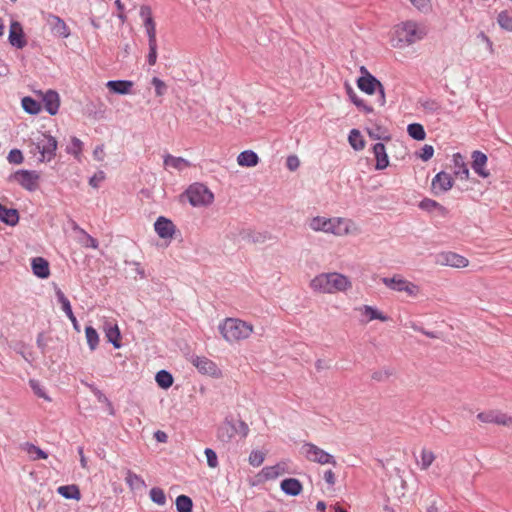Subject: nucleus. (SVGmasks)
I'll return each mask as SVG.
<instances>
[{
  "label": "nucleus",
  "instance_id": "nucleus-1",
  "mask_svg": "<svg viewBox=\"0 0 512 512\" xmlns=\"http://www.w3.org/2000/svg\"><path fill=\"white\" fill-rule=\"evenodd\" d=\"M309 287L320 294L347 293L352 289V281L339 272H323L311 279Z\"/></svg>",
  "mask_w": 512,
  "mask_h": 512
},
{
  "label": "nucleus",
  "instance_id": "nucleus-2",
  "mask_svg": "<svg viewBox=\"0 0 512 512\" xmlns=\"http://www.w3.org/2000/svg\"><path fill=\"white\" fill-rule=\"evenodd\" d=\"M309 227L315 232L331 233L335 236H345L359 232L355 222L341 217L326 218L316 216L309 221Z\"/></svg>",
  "mask_w": 512,
  "mask_h": 512
},
{
  "label": "nucleus",
  "instance_id": "nucleus-3",
  "mask_svg": "<svg viewBox=\"0 0 512 512\" xmlns=\"http://www.w3.org/2000/svg\"><path fill=\"white\" fill-rule=\"evenodd\" d=\"M218 329L223 339L229 344L243 342L254 333L252 323L234 317L225 318L220 322Z\"/></svg>",
  "mask_w": 512,
  "mask_h": 512
},
{
  "label": "nucleus",
  "instance_id": "nucleus-4",
  "mask_svg": "<svg viewBox=\"0 0 512 512\" xmlns=\"http://www.w3.org/2000/svg\"><path fill=\"white\" fill-rule=\"evenodd\" d=\"M425 35L423 26L412 21L403 22L394 27L391 44L395 48H402L422 40Z\"/></svg>",
  "mask_w": 512,
  "mask_h": 512
},
{
  "label": "nucleus",
  "instance_id": "nucleus-5",
  "mask_svg": "<svg viewBox=\"0 0 512 512\" xmlns=\"http://www.w3.org/2000/svg\"><path fill=\"white\" fill-rule=\"evenodd\" d=\"M140 17L143 20V27L148 37L149 53L147 61L150 66H154L157 62V31L156 22L153 17L152 9L148 5L140 7Z\"/></svg>",
  "mask_w": 512,
  "mask_h": 512
},
{
  "label": "nucleus",
  "instance_id": "nucleus-6",
  "mask_svg": "<svg viewBox=\"0 0 512 512\" xmlns=\"http://www.w3.org/2000/svg\"><path fill=\"white\" fill-rule=\"evenodd\" d=\"M189 203L194 207L209 206L214 201L213 192L202 183H193L185 191Z\"/></svg>",
  "mask_w": 512,
  "mask_h": 512
},
{
  "label": "nucleus",
  "instance_id": "nucleus-7",
  "mask_svg": "<svg viewBox=\"0 0 512 512\" xmlns=\"http://www.w3.org/2000/svg\"><path fill=\"white\" fill-rule=\"evenodd\" d=\"M358 88L366 94L372 95L378 92L375 104L378 107H383L386 103L385 91L383 85L370 73L360 77L357 80Z\"/></svg>",
  "mask_w": 512,
  "mask_h": 512
},
{
  "label": "nucleus",
  "instance_id": "nucleus-8",
  "mask_svg": "<svg viewBox=\"0 0 512 512\" xmlns=\"http://www.w3.org/2000/svg\"><path fill=\"white\" fill-rule=\"evenodd\" d=\"M381 281L387 288L396 292H404L409 297H417L420 294V287L403 278L401 275L384 277Z\"/></svg>",
  "mask_w": 512,
  "mask_h": 512
},
{
  "label": "nucleus",
  "instance_id": "nucleus-9",
  "mask_svg": "<svg viewBox=\"0 0 512 512\" xmlns=\"http://www.w3.org/2000/svg\"><path fill=\"white\" fill-rule=\"evenodd\" d=\"M302 452L308 461L315 462L320 465H337V461L333 455L313 443H305L302 446Z\"/></svg>",
  "mask_w": 512,
  "mask_h": 512
},
{
  "label": "nucleus",
  "instance_id": "nucleus-10",
  "mask_svg": "<svg viewBox=\"0 0 512 512\" xmlns=\"http://www.w3.org/2000/svg\"><path fill=\"white\" fill-rule=\"evenodd\" d=\"M434 263L439 266H448L455 269H462L469 266V260L452 251H443L434 256Z\"/></svg>",
  "mask_w": 512,
  "mask_h": 512
},
{
  "label": "nucleus",
  "instance_id": "nucleus-11",
  "mask_svg": "<svg viewBox=\"0 0 512 512\" xmlns=\"http://www.w3.org/2000/svg\"><path fill=\"white\" fill-rule=\"evenodd\" d=\"M36 148L40 153V161H51L57 149V141L54 137L45 133L40 134L36 138Z\"/></svg>",
  "mask_w": 512,
  "mask_h": 512
},
{
  "label": "nucleus",
  "instance_id": "nucleus-12",
  "mask_svg": "<svg viewBox=\"0 0 512 512\" xmlns=\"http://www.w3.org/2000/svg\"><path fill=\"white\" fill-rule=\"evenodd\" d=\"M11 179L28 191H35L39 187L40 174L31 170H18Z\"/></svg>",
  "mask_w": 512,
  "mask_h": 512
},
{
  "label": "nucleus",
  "instance_id": "nucleus-13",
  "mask_svg": "<svg viewBox=\"0 0 512 512\" xmlns=\"http://www.w3.org/2000/svg\"><path fill=\"white\" fill-rule=\"evenodd\" d=\"M477 419L482 423L501 425L512 430V416L500 410L480 412Z\"/></svg>",
  "mask_w": 512,
  "mask_h": 512
},
{
  "label": "nucleus",
  "instance_id": "nucleus-14",
  "mask_svg": "<svg viewBox=\"0 0 512 512\" xmlns=\"http://www.w3.org/2000/svg\"><path fill=\"white\" fill-rule=\"evenodd\" d=\"M190 362L201 374L208 375L213 378H220L222 376V372L218 365L205 356H192Z\"/></svg>",
  "mask_w": 512,
  "mask_h": 512
},
{
  "label": "nucleus",
  "instance_id": "nucleus-15",
  "mask_svg": "<svg viewBox=\"0 0 512 512\" xmlns=\"http://www.w3.org/2000/svg\"><path fill=\"white\" fill-rule=\"evenodd\" d=\"M454 185L453 177L444 171L437 173L431 182V190L434 195L449 191Z\"/></svg>",
  "mask_w": 512,
  "mask_h": 512
},
{
  "label": "nucleus",
  "instance_id": "nucleus-16",
  "mask_svg": "<svg viewBox=\"0 0 512 512\" xmlns=\"http://www.w3.org/2000/svg\"><path fill=\"white\" fill-rule=\"evenodd\" d=\"M356 311L359 313L361 322L363 323H369L373 320L387 322L390 319L386 314L378 310L376 307L370 305H362L357 307Z\"/></svg>",
  "mask_w": 512,
  "mask_h": 512
},
{
  "label": "nucleus",
  "instance_id": "nucleus-17",
  "mask_svg": "<svg viewBox=\"0 0 512 512\" xmlns=\"http://www.w3.org/2000/svg\"><path fill=\"white\" fill-rule=\"evenodd\" d=\"M154 229L160 238L169 240L174 237L176 232V226L174 223L164 216L157 218L156 222L154 223Z\"/></svg>",
  "mask_w": 512,
  "mask_h": 512
},
{
  "label": "nucleus",
  "instance_id": "nucleus-18",
  "mask_svg": "<svg viewBox=\"0 0 512 512\" xmlns=\"http://www.w3.org/2000/svg\"><path fill=\"white\" fill-rule=\"evenodd\" d=\"M472 169L482 178H488L490 176V172L486 169L488 158L486 154L481 151H473L472 152Z\"/></svg>",
  "mask_w": 512,
  "mask_h": 512
},
{
  "label": "nucleus",
  "instance_id": "nucleus-19",
  "mask_svg": "<svg viewBox=\"0 0 512 512\" xmlns=\"http://www.w3.org/2000/svg\"><path fill=\"white\" fill-rule=\"evenodd\" d=\"M46 20L55 35L62 38L70 36V28L59 16L49 14Z\"/></svg>",
  "mask_w": 512,
  "mask_h": 512
},
{
  "label": "nucleus",
  "instance_id": "nucleus-20",
  "mask_svg": "<svg viewBox=\"0 0 512 512\" xmlns=\"http://www.w3.org/2000/svg\"><path fill=\"white\" fill-rule=\"evenodd\" d=\"M42 100L44 102V108L50 115H56L60 107L59 94L54 90H48L45 93H41Z\"/></svg>",
  "mask_w": 512,
  "mask_h": 512
},
{
  "label": "nucleus",
  "instance_id": "nucleus-21",
  "mask_svg": "<svg viewBox=\"0 0 512 512\" xmlns=\"http://www.w3.org/2000/svg\"><path fill=\"white\" fill-rule=\"evenodd\" d=\"M9 42L12 46L19 49L23 48L26 45L23 28L21 24L17 21L12 22L10 25Z\"/></svg>",
  "mask_w": 512,
  "mask_h": 512
},
{
  "label": "nucleus",
  "instance_id": "nucleus-22",
  "mask_svg": "<svg viewBox=\"0 0 512 512\" xmlns=\"http://www.w3.org/2000/svg\"><path fill=\"white\" fill-rule=\"evenodd\" d=\"M134 83L129 80H110L106 83V87L111 93L119 95L131 94Z\"/></svg>",
  "mask_w": 512,
  "mask_h": 512
},
{
  "label": "nucleus",
  "instance_id": "nucleus-23",
  "mask_svg": "<svg viewBox=\"0 0 512 512\" xmlns=\"http://www.w3.org/2000/svg\"><path fill=\"white\" fill-rule=\"evenodd\" d=\"M452 161L454 164V174L462 180H468L470 177L469 168L465 162V158L460 153L453 154Z\"/></svg>",
  "mask_w": 512,
  "mask_h": 512
},
{
  "label": "nucleus",
  "instance_id": "nucleus-24",
  "mask_svg": "<svg viewBox=\"0 0 512 512\" xmlns=\"http://www.w3.org/2000/svg\"><path fill=\"white\" fill-rule=\"evenodd\" d=\"M103 330L107 341L112 343L115 348H120L121 334L118 325L116 323L106 322Z\"/></svg>",
  "mask_w": 512,
  "mask_h": 512
},
{
  "label": "nucleus",
  "instance_id": "nucleus-25",
  "mask_svg": "<svg viewBox=\"0 0 512 512\" xmlns=\"http://www.w3.org/2000/svg\"><path fill=\"white\" fill-rule=\"evenodd\" d=\"M32 271L35 276L46 279L50 276L49 262L43 257H35L31 261Z\"/></svg>",
  "mask_w": 512,
  "mask_h": 512
},
{
  "label": "nucleus",
  "instance_id": "nucleus-26",
  "mask_svg": "<svg viewBox=\"0 0 512 512\" xmlns=\"http://www.w3.org/2000/svg\"><path fill=\"white\" fill-rule=\"evenodd\" d=\"M163 165L165 169L173 168L177 171H182L190 167L191 163L183 157H176L171 154H166L164 156Z\"/></svg>",
  "mask_w": 512,
  "mask_h": 512
},
{
  "label": "nucleus",
  "instance_id": "nucleus-27",
  "mask_svg": "<svg viewBox=\"0 0 512 512\" xmlns=\"http://www.w3.org/2000/svg\"><path fill=\"white\" fill-rule=\"evenodd\" d=\"M373 153L376 159V165L375 168L377 170H383L388 167L389 165V158L386 153V148L384 144L382 143H376L373 146Z\"/></svg>",
  "mask_w": 512,
  "mask_h": 512
},
{
  "label": "nucleus",
  "instance_id": "nucleus-28",
  "mask_svg": "<svg viewBox=\"0 0 512 512\" xmlns=\"http://www.w3.org/2000/svg\"><path fill=\"white\" fill-rule=\"evenodd\" d=\"M280 487L285 494L291 495V496H297L303 490V486H302L301 482L296 478L284 479L281 482Z\"/></svg>",
  "mask_w": 512,
  "mask_h": 512
},
{
  "label": "nucleus",
  "instance_id": "nucleus-29",
  "mask_svg": "<svg viewBox=\"0 0 512 512\" xmlns=\"http://www.w3.org/2000/svg\"><path fill=\"white\" fill-rule=\"evenodd\" d=\"M0 221L15 226L19 222V213L16 209L7 208L0 203Z\"/></svg>",
  "mask_w": 512,
  "mask_h": 512
},
{
  "label": "nucleus",
  "instance_id": "nucleus-30",
  "mask_svg": "<svg viewBox=\"0 0 512 512\" xmlns=\"http://www.w3.org/2000/svg\"><path fill=\"white\" fill-rule=\"evenodd\" d=\"M237 163L241 167H255L259 163V157L254 151L245 150L237 156Z\"/></svg>",
  "mask_w": 512,
  "mask_h": 512
},
{
  "label": "nucleus",
  "instance_id": "nucleus-31",
  "mask_svg": "<svg viewBox=\"0 0 512 512\" xmlns=\"http://www.w3.org/2000/svg\"><path fill=\"white\" fill-rule=\"evenodd\" d=\"M347 94L353 104L361 111L366 114H370L374 112V106L372 104H367L363 99H361L356 92L351 88L347 87Z\"/></svg>",
  "mask_w": 512,
  "mask_h": 512
},
{
  "label": "nucleus",
  "instance_id": "nucleus-32",
  "mask_svg": "<svg viewBox=\"0 0 512 512\" xmlns=\"http://www.w3.org/2000/svg\"><path fill=\"white\" fill-rule=\"evenodd\" d=\"M125 482L131 490H140L146 487L144 479L132 470L126 471Z\"/></svg>",
  "mask_w": 512,
  "mask_h": 512
},
{
  "label": "nucleus",
  "instance_id": "nucleus-33",
  "mask_svg": "<svg viewBox=\"0 0 512 512\" xmlns=\"http://www.w3.org/2000/svg\"><path fill=\"white\" fill-rule=\"evenodd\" d=\"M419 208L427 212L437 211L442 216H445L448 213L447 209L444 206L430 198H424L419 203Z\"/></svg>",
  "mask_w": 512,
  "mask_h": 512
},
{
  "label": "nucleus",
  "instance_id": "nucleus-34",
  "mask_svg": "<svg viewBox=\"0 0 512 512\" xmlns=\"http://www.w3.org/2000/svg\"><path fill=\"white\" fill-rule=\"evenodd\" d=\"M57 492L66 499L80 500L81 493L77 485H63L57 488Z\"/></svg>",
  "mask_w": 512,
  "mask_h": 512
},
{
  "label": "nucleus",
  "instance_id": "nucleus-35",
  "mask_svg": "<svg viewBox=\"0 0 512 512\" xmlns=\"http://www.w3.org/2000/svg\"><path fill=\"white\" fill-rule=\"evenodd\" d=\"M348 141L351 147L356 151H360L365 148V140L358 129H352L350 131Z\"/></svg>",
  "mask_w": 512,
  "mask_h": 512
},
{
  "label": "nucleus",
  "instance_id": "nucleus-36",
  "mask_svg": "<svg viewBox=\"0 0 512 512\" xmlns=\"http://www.w3.org/2000/svg\"><path fill=\"white\" fill-rule=\"evenodd\" d=\"M285 473V464L279 463L274 466L264 467L261 474L265 479H275Z\"/></svg>",
  "mask_w": 512,
  "mask_h": 512
},
{
  "label": "nucleus",
  "instance_id": "nucleus-37",
  "mask_svg": "<svg viewBox=\"0 0 512 512\" xmlns=\"http://www.w3.org/2000/svg\"><path fill=\"white\" fill-rule=\"evenodd\" d=\"M22 108L29 114L37 115L40 113L42 107L40 102L34 100L31 97H24L21 101Z\"/></svg>",
  "mask_w": 512,
  "mask_h": 512
},
{
  "label": "nucleus",
  "instance_id": "nucleus-38",
  "mask_svg": "<svg viewBox=\"0 0 512 512\" xmlns=\"http://www.w3.org/2000/svg\"><path fill=\"white\" fill-rule=\"evenodd\" d=\"M156 383L162 389H168L173 385V376L166 370L157 372L155 376Z\"/></svg>",
  "mask_w": 512,
  "mask_h": 512
},
{
  "label": "nucleus",
  "instance_id": "nucleus-39",
  "mask_svg": "<svg viewBox=\"0 0 512 512\" xmlns=\"http://www.w3.org/2000/svg\"><path fill=\"white\" fill-rule=\"evenodd\" d=\"M407 132L410 137L418 141L424 140L426 137L424 127L419 123L409 124Z\"/></svg>",
  "mask_w": 512,
  "mask_h": 512
},
{
  "label": "nucleus",
  "instance_id": "nucleus-40",
  "mask_svg": "<svg viewBox=\"0 0 512 512\" xmlns=\"http://www.w3.org/2000/svg\"><path fill=\"white\" fill-rule=\"evenodd\" d=\"M85 336L90 350H95L100 341L97 331L92 326H87L85 328Z\"/></svg>",
  "mask_w": 512,
  "mask_h": 512
},
{
  "label": "nucleus",
  "instance_id": "nucleus-41",
  "mask_svg": "<svg viewBox=\"0 0 512 512\" xmlns=\"http://www.w3.org/2000/svg\"><path fill=\"white\" fill-rule=\"evenodd\" d=\"M178 512H191L193 507L192 499L186 495H179L175 501Z\"/></svg>",
  "mask_w": 512,
  "mask_h": 512
},
{
  "label": "nucleus",
  "instance_id": "nucleus-42",
  "mask_svg": "<svg viewBox=\"0 0 512 512\" xmlns=\"http://www.w3.org/2000/svg\"><path fill=\"white\" fill-rule=\"evenodd\" d=\"M435 458H436V456L432 451L427 450V449H422L421 453H420V462H419L420 469L427 470L432 465Z\"/></svg>",
  "mask_w": 512,
  "mask_h": 512
},
{
  "label": "nucleus",
  "instance_id": "nucleus-43",
  "mask_svg": "<svg viewBox=\"0 0 512 512\" xmlns=\"http://www.w3.org/2000/svg\"><path fill=\"white\" fill-rule=\"evenodd\" d=\"M497 22L502 29L512 32V15L508 11L500 12Z\"/></svg>",
  "mask_w": 512,
  "mask_h": 512
},
{
  "label": "nucleus",
  "instance_id": "nucleus-44",
  "mask_svg": "<svg viewBox=\"0 0 512 512\" xmlns=\"http://www.w3.org/2000/svg\"><path fill=\"white\" fill-rule=\"evenodd\" d=\"M56 296H57L58 302L61 304L62 310L65 312L66 316L72 317V315L74 313L72 311L71 304H70V301L68 300V298L64 295V293L60 289L56 290Z\"/></svg>",
  "mask_w": 512,
  "mask_h": 512
},
{
  "label": "nucleus",
  "instance_id": "nucleus-45",
  "mask_svg": "<svg viewBox=\"0 0 512 512\" xmlns=\"http://www.w3.org/2000/svg\"><path fill=\"white\" fill-rule=\"evenodd\" d=\"M149 494L151 500L157 505L164 506L166 504V495L161 488L154 487Z\"/></svg>",
  "mask_w": 512,
  "mask_h": 512
},
{
  "label": "nucleus",
  "instance_id": "nucleus-46",
  "mask_svg": "<svg viewBox=\"0 0 512 512\" xmlns=\"http://www.w3.org/2000/svg\"><path fill=\"white\" fill-rule=\"evenodd\" d=\"M265 460V454L260 450H253L248 458L249 464L253 467H259Z\"/></svg>",
  "mask_w": 512,
  "mask_h": 512
},
{
  "label": "nucleus",
  "instance_id": "nucleus-47",
  "mask_svg": "<svg viewBox=\"0 0 512 512\" xmlns=\"http://www.w3.org/2000/svg\"><path fill=\"white\" fill-rule=\"evenodd\" d=\"M204 454H205L206 459H207V465L211 469H215V468H217L219 466L217 454H216V452L213 449L206 448L204 450Z\"/></svg>",
  "mask_w": 512,
  "mask_h": 512
},
{
  "label": "nucleus",
  "instance_id": "nucleus-48",
  "mask_svg": "<svg viewBox=\"0 0 512 512\" xmlns=\"http://www.w3.org/2000/svg\"><path fill=\"white\" fill-rule=\"evenodd\" d=\"M26 451L28 452V454H30L32 456V458L34 460L47 459V457H48L46 452H44L42 449H40L39 447H37L33 444H27Z\"/></svg>",
  "mask_w": 512,
  "mask_h": 512
},
{
  "label": "nucleus",
  "instance_id": "nucleus-49",
  "mask_svg": "<svg viewBox=\"0 0 512 512\" xmlns=\"http://www.w3.org/2000/svg\"><path fill=\"white\" fill-rule=\"evenodd\" d=\"M151 83L155 88L157 96H163L165 94L167 86L163 80L158 77H153Z\"/></svg>",
  "mask_w": 512,
  "mask_h": 512
},
{
  "label": "nucleus",
  "instance_id": "nucleus-50",
  "mask_svg": "<svg viewBox=\"0 0 512 512\" xmlns=\"http://www.w3.org/2000/svg\"><path fill=\"white\" fill-rule=\"evenodd\" d=\"M7 159L10 163L21 164L24 158L20 150L13 149L9 152Z\"/></svg>",
  "mask_w": 512,
  "mask_h": 512
},
{
  "label": "nucleus",
  "instance_id": "nucleus-51",
  "mask_svg": "<svg viewBox=\"0 0 512 512\" xmlns=\"http://www.w3.org/2000/svg\"><path fill=\"white\" fill-rule=\"evenodd\" d=\"M433 154H434L433 146L426 144L421 149L420 158L423 161H428V160H430L433 157Z\"/></svg>",
  "mask_w": 512,
  "mask_h": 512
},
{
  "label": "nucleus",
  "instance_id": "nucleus-52",
  "mask_svg": "<svg viewBox=\"0 0 512 512\" xmlns=\"http://www.w3.org/2000/svg\"><path fill=\"white\" fill-rule=\"evenodd\" d=\"M286 166L290 171H295L300 166V160L296 155L288 156Z\"/></svg>",
  "mask_w": 512,
  "mask_h": 512
},
{
  "label": "nucleus",
  "instance_id": "nucleus-53",
  "mask_svg": "<svg viewBox=\"0 0 512 512\" xmlns=\"http://www.w3.org/2000/svg\"><path fill=\"white\" fill-rule=\"evenodd\" d=\"M105 179V173L103 171H100L98 173H96L93 177L90 178L89 180V184L94 187V188H97L99 186V184Z\"/></svg>",
  "mask_w": 512,
  "mask_h": 512
},
{
  "label": "nucleus",
  "instance_id": "nucleus-54",
  "mask_svg": "<svg viewBox=\"0 0 512 512\" xmlns=\"http://www.w3.org/2000/svg\"><path fill=\"white\" fill-rule=\"evenodd\" d=\"M93 157L97 161H103L105 158V149L104 145H98L95 147L93 151Z\"/></svg>",
  "mask_w": 512,
  "mask_h": 512
},
{
  "label": "nucleus",
  "instance_id": "nucleus-55",
  "mask_svg": "<svg viewBox=\"0 0 512 512\" xmlns=\"http://www.w3.org/2000/svg\"><path fill=\"white\" fill-rule=\"evenodd\" d=\"M115 5L118 9V18L122 23H125L127 20V16L124 13V4L121 2V0H116Z\"/></svg>",
  "mask_w": 512,
  "mask_h": 512
},
{
  "label": "nucleus",
  "instance_id": "nucleus-56",
  "mask_svg": "<svg viewBox=\"0 0 512 512\" xmlns=\"http://www.w3.org/2000/svg\"><path fill=\"white\" fill-rule=\"evenodd\" d=\"M324 480L327 484L333 486L336 483V476L335 473L332 470H327L324 472L323 475Z\"/></svg>",
  "mask_w": 512,
  "mask_h": 512
},
{
  "label": "nucleus",
  "instance_id": "nucleus-57",
  "mask_svg": "<svg viewBox=\"0 0 512 512\" xmlns=\"http://www.w3.org/2000/svg\"><path fill=\"white\" fill-rule=\"evenodd\" d=\"M82 233L85 235L86 237V246H89L93 249H97L98 248V241L93 238L92 236H90L89 234H87L84 230H82Z\"/></svg>",
  "mask_w": 512,
  "mask_h": 512
},
{
  "label": "nucleus",
  "instance_id": "nucleus-58",
  "mask_svg": "<svg viewBox=\"0 0 512 512\" xmlns=\"http://www.w3.org/2000/svg\"><path fill=\"white\" fill-rule=\"evenodd\" d=\"M416 7L419 9L427 8L429 5V0H410Z\"/></svg>",
  "mask_w": 512,
  "mask_h": 512
},
{
  "label": "nucleus",
  "instance_id": "nucleus-59",
  "mask_svg": "<svg viewBox=\"0 0 512 512\" xmlns=\"http://www.w3.org/2000/svg\"><path fill=\"white\" fill-rule=\"evenodd\" d=\"M31 385H32V388L34 389L35 393H36L39 397L44 398V399H46V400H50V399L45 395V393L41 391V389L37 388V387H36V385H34V383H33V382H31Z\"/></svg>",
  "mask_w": 512,
  "mask_h": 512
},
{
  "label": "nucleus",
  "instance_id": "nucleus-60",
  "mask_svg": "<svg viewBox=\"0 0 512 512\" xmlns=\"http://www.w3.org/2000/svg\"><path fill=\"white\" fill-rule=\"evenodd\" d=\"M78 452H79V455H80L81 466L83 468H86L87 467V460H86V458L84 456L83 448H79Z\"/></svg>",
  "mask_w": 512,
  "mask_h": 512
},
{
  "label": "nucleus",
  "instance_id": "nucleus-61",
  "mask_svg": "<svg viewBox=\"0 0 512 512\" xmlns=\"http://www.w3.org/2000/svg\"><path fill=\"white\" fill-rule=\"evenodd\" d=\"M155 437L156 439L159 441V442H165L166 441V438H167V435L162 432V431H157L155 433Z\"/></svg>",
  "mask_w": 512,
  "mask_h": 512
},
{
  "label": "nucleus",
  "instance_id": "nucleus-62",
  "mask_svg": "<svg viewBox=\"0 0 512 512\" xmlns=\"http://www.w3.org/2000/svg\"><path fill=\"white\" fill-rule=\"evenodd\" d=\"M425 107L426 108H429V109H432V110H438L439 109V105L437 102L435 101H429L425 104Z\"/></svg>",
  "mask_w": 512,
  "mask_h": 512
},
{
  "label": "nucleus",
  "instance_id": "nucleus-63",
  "mask_svg": "<svg viewBox=\"0 0 512 512\" xmlns=\"http://www.w3.org/2000/svg\"><path fill=\"white\" fill-rule=\"evenodd\" d=\"M316 509L319 511V512H324L325 509H326V504L324 501H318V503L316 504Z\"/></svg>",
  "mask_w": 512,
  "mask_h": 512
},
{
  "label": "nucleus",
  "instance_id": "nucleus-64",
  "mask_svg": "<svg viewBox=\"0 0 512 512\" xmlns=\"http://www.w3.org/2000/svg\"><path fill=\"white\" fill-rule=\"evenodd\" d=\"M68 318L72 322L74 329L79 331V324H78V321H77L75 315L73 314L72 317H68Z\"/></svg>",
  "mask_w": 512,
  "mask_h": 512
}]
</instances>
